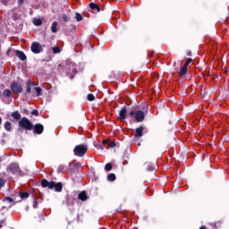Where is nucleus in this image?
I'll use <instances>...</instances> for the list:
<instances>
[{"mask_svg": "<svg viewBox=\"0 0 229 229\" xmlns=\"http://www.w3.org/2000/svg\"><path fill=\"white\" fill-rule=\"evenodd\" d=\"M61 49H60V47H53V53L55 55H58V53H60Z\"/></svg>", "mask_w": 229, "mask_h": 229, "instance_id": "2f4dec72", "label": "nucleus"}, {"mask_svg": "<svg viewBox=\"0 0 229 229\" xmlns=\"http://www.w3.org/2000/svg\"><path fill=\"white\" fill-rule=\"evenodd\" d=\"M79 199L81 201H87L89 199V196H87V191H83L78 195Z\"/></svg>", "mask_w": 229, "mask_h": 229, "instance_id": "f8f14e48", "label": "nucleus"}, {"mask_svg": "<svg viewBox=\"0 0 229 229\" xmlns=\"http://www.w3.org/2000/svg\"><path fill=\"white\" fill-rule=\"evenodd\" d=\"M187 74V68L186 66H182L179 72V76L182 78V76H185Z\"/></svg>", "mask_w": 229, "mask_h": 229, "instance_id": "6ab92c4d", "label": "nucleus"}, {"mask_svg": "<svg viewBox=\"0 0 229 229\" xmlns=\"http://www.w3.org/2000/svg\"><path fill=\"white\" fill-rule=\"evenodd\" d=\"M3 4H8V0H2Z\"/></svg>", "mask_w": 229, "mask_h": 229, "instance_id": "a18cd8bd", "label": "nucleus"}, {"mask_svg": "<svg viewBox=\"0 0 229 229\" xmlns=\"http://www.w3.org/2000/svg\"><path fill=\"white\" fill-rule=\"evenodd\" d=\"M30 50L34 53V55H38L44 51V47L38 42H33L30 47Z\"/></svg>", "mask_w": 229, "mask_h": 229, "instance_id": "39448f33", "label": "nucleus"}, {"mask_svg": "<svg viewBox=\"0 0 229 229\" xmlns=\"http://www.w3.org/2000/svg\"><path fill=\"white\" fill-rule=\"evenodd\" d=\"M2 187H4V179L0 177V191Z\"/></svg>", "mask_w": 229, "mask_h": 229, "instance_id": "ea45409f", "label": "nucleus"}, {"mask_svg": "<svg viewBox=\"0 0 229 229\" xmlns=\"http://www.w3.org/2000/svg\"><path fill=\"white\" fill-rule=\"evenodd\" d=\"M102 144H108V140H103V141H102Z\"/></svg>", "mask_w": 229, "mask_h": 229, "instance_id": "49530a36", "label": "nucleus"}, {"mask_svg": "<svg viewBox=\"0 0 229 229\" xmlns=\"http://www.w3.org/2000/svg\"><path fill=\"white\" fill-rule=\"evenodd\" d=\"M81 163H79V167H81Z\"/></svg>", "mask_w": 229, "mask_h": 229, "instance_id": "8fccbe9b", "label": "nucleus"}, {"mask_svg": "<svg viewBox=\"0 0 229 229\" xmlns=\"http://www.w3.org/2000/svg\"><path fill=\"white\" fill-rule=\"evenodd\" d=\"M3 226H6V220L5 219H3L0 221V228L3 227Z\"/></svg>", "mask_w": 229, "mask_h": 229, "instance_id": "58836bf2", "label": "nucleus"}, {"mask_svg": "<svg viewBox=\"0 0 229 229\" xmlns=\"http://www.w3.org/2000/svg\"><path fill=\"white\" fill-rule=\"evenodd\" d=\"M8 171L13 174H18V176H22V170L19 167L18 164L12 163L8 165Z\"/></svg>", "mask_w": 229, "mask_h": 229, "instance_id": "20e7f679", "label": "nucleus"}, {"mask_svg": "<svg viewBox=\"0 0 229 229\" xmlns=\"http://www.w3.org/2000/svg\"><path fill=\"white\" fill-rule=\"evenodd\" d=\"M78 74V70L76 68H72V72L70 74V78H74Z\"/></svg>", "mask_w": 229, "mask_h": 229, "instance_id": "473e14b6", "label": "nucleus"}, {"mask_svg": "<svg viewBox=\"0 0 229 229\" xmlns=\"http://www.w3.org/2000/svg\"><path fill=\"white\" fill-rule=\"evenodd\" d=\"M1 123H3V118L0 117V124H1Z\"/></svg>", "mask_w": 229, "mask_h": 229, "instance_id": "de8ad7c7", "label": "nucleus"}, {"mask_svg": "<svg viewBox=\"0 0 229 229\" xmlns=\"http://www.w3.org/2000/svg\"><path fill=\"white\" fill-rule=\"evenodd\" d=\"M186 55L187 56H192V52L191 50H188Z\"/></svg>", "mask_w": 229, "mask_h": 229, "instance_id": "c03bdc74", "label": "nucleus"}, {"mask_svg": "<svg viewBox=\"0 0 229 229\" xmlns=\"http://www.w3.org/2000/svg\"><path fill=\"white\" fill-rule=\"evenodd\" d=\"M4 199H5L6 201H9V203H13V199L11 198V197H5Z\"/></svg>", "mask_w": 229, "mask_h": 229, "instance_id": "79ce46f5", "label": "nucleus"}, {"mask_svg": "<svg viewBox=\"0 0 229 229\" xmlns=\"http://www.w3.org/2000/svg\"><path fill=\"white\" fill-rule=\"evenodd\" d=\"M57 173H67V166L60 165L57 168Z\"/></svg>", "mask_w": 229, "mask_h": 229, "instance_id": "a211bd4d", "label": "nucleus"}, {"mask_svg": "<svg viewBox=\"0 0 229 229\" xmlns=\"http://www.w3.org/2000/svg\"><path fill=\"white\" fill-rule=\"evenodd\" d=\"M75 19L78 22L83 21V16L80 13H75Z\"/></svg>", "mask_w": 229, "mask_h": 229, "instance_id": "a878e982", "label": "nucleus"}, {"mask_svg": "<svg viewBox=\"0 0 229 229\" xmlns=\"http://www.w3.org/2000/svg\"><path fill=\"white\" fill-rule=\"evenodd\" d=\"M87 151H89V148L86 144L77 145L73 148V153L76 157H85V155H87Z\"/></svg>", "mask_w": 229, "mask_h": 229, "instance_id": "7ed1b4c3", "label": "nucleus"}, {"mask_svg": "<svg viewBox=\"0 0 229 229\" xmlns=\"http://www.w3.org/2000/svg\"><path fill=\"white\" fill-rule=\"evenodd\" d=\"M138 146H140V143H139Z\"/></svg>", "mask_w": 229, "mask_h": 229, "instance_id": "3c124183", "label": "nucleus"}, {"mask_svg": "<svg viewBox=\"0 0 229 229\" xmlns=\"http://www.w3.org/2000/svg\"><path fill=\"white\" fill-rule=\"evenodd\" d=\"M3 95L5 98H10V96H12V91L10 89H5V90H4Z\"/></svg>", "mask_w": 229, "mask_h": 229, "instance_id": "bb28decb", "label": "nucleus"}, {"mask_svg": "<svg viewBox=\"0 0 229 229\" xmlns=\"http://www.w3.org/2000/svg\"><path fill=\"white\" fill-rule=\"evenodd\" d=\"M222 225H223V221L221 220L211 224V226H214L215 228H221Z\"/></svg>", "mask_w": 229, "mask_h": 229, "instance_id": "aec40b11", "label": "nucleus"}, {"mask_svg": "<svg viewBox=\"0 0 229 229\" xmlns=\"http://www.w3.org/2000/svg\"><path fill=\"white\" fill-rule=\"evenodd\" d=\"M4 129L6 131H12V123L10 122H5L4 123Z\"/></svg>", "mask_w": 229, "mask_h": 229, "instance_id": "5701e85b", "label": "nucleus"}, {"mask_svg": "<svg viewBox=\"0 0 229 229\" xmlns=\"http://www.w3.org/2000/svg\"><path fill=\"white\" fill-rule=\"evenodd\" d=\"M38 203H42V195L35 198L33 201V208H37V207H38Z\"/></svg>", "mask_w": 229, "mask_h": 229, "instance_id": "ddd939ff", "label": "nucleus"}, {"mask_svg": "<svg viewBox=\"0 0 229 229\" xmlns=\"http://www.w3.org/2000/svg\"><path fill=\"white\" fill-rule=\"evenodd\" d=\"M89 8L91 10H97V12H101V8H99V5H98L97 4L95 3H90L89 4Z\"/></svg>", "mask_w": 229, "mask_h": 229, "instance_id": "dca6fc26", "label": "nucleus"}, {"mask_svg": "<svg viewBox=\"0 0 229 229\" xmlns=\"http://www.w3.org/2000/svg\"><path fill=\"white\" fill-rule=\"evenodd\" d=\"M20 197L21 199H26L30 198V193L28 191L21 192Z\"/></svg>", "mask_w": 229, "mask_h": 229, "instance_id": "4be33fe9", "label": "nucleus"}, {"mask_svg": "<svg viewBox=\"0 0 229 229\" xmlns=\"http://www.w3.org/2000/svg\"><path fill=\"white\" fill-rule=\"evenodd\" d=\"M41 187H43V189H55V192H62L64 184H62V182H55L54 181L48 182L47 179H43L41 181Z\"/></svg>", "mask_w": 229, "mask_h": 229, "instance_id": "f257e3e1", "label": "nucleus"}, {"mask_svg": "<svg viewBox=\"0 0 229 229\" xmlns=\"http://www.w3.org/2000/svg\"><path fill=\"white\" fill-rule=\"evenodd\" d=\"M35 91L37 92V96H40V93L42 92V89L40 87H36Z\"/></svg>", "mask_w": 229, "mask_h": 229, "instance_id": "f704fd0d", "label": "nucleus"}, {"mask_svg": "<svg viewBox=\"0 0 229 229\" xmlns=\"http://www.w3.org/2000/svg\"><path fill=\"white\" fill-rule=\"evenodd\" d=\"M33 24L34 26H42V20L40 18L35 19L33 21Z\"/></svg>", "mask_w": 229, "mask_h": 229, "instance_id": "393cba45", "label": "nucleus"}, {"mask_svg": "<svg viewBox=\"0 0 229 229\" xmlns=\"http://www.w3.org/2000/svg\"><path fill=\"white\" fill-rule=\"evenodd\" d=\"M32 130L35 135H42L44 133V125L42 123H36L33 125Z\"/></svg>", "mask_w": 229, "mask_h": 229, "instance_id": "6e6552de", "label": "nucleus"}, {"mask_svg": "<svg viewBox=\"0 0 229 229\" xmlns=\"http://www.w3.org/2000/svg\"><path fill=\"white\" fill-rule=\"evenodd\" d=\"M88 101H94L96 99V97H94V94L89 93L87 97Z\"/></svg>", "mask_w": 229, "mask_h": 229, "instance_id": "c756f323", "label": "nucleus"}, {"mask_svg": "<svg viewBox=\"0 0 229 229\" xmlns=\"http://www.w3.org/2000/svg\"><path fill=\"white\" fill-rule=\"evenodd\" d=\"M144 132V126L140 125V127L136 128L134 137L135 139H140Z\"/></svg>", "mask_w": 229, "mask_h": 229, "instance_id": "1a4fd4ad", "label": "nucleus"}, {"mask_svg": "<svg viewBox=\"0 0 229 229\" xmlns=\"http://www.w3.org/2000/svg\"><path fill=\"white\" fill-rule=\"evenodd\" d=\"M11 115H12L13 119H15L16 121L21 120V113H19V111L13 112Z\"/></svg>", "mask_w": 229, "mask_h": 229, "instance_id": "4468645a", "label": "nucleus"}, {"mask_svg": "<svg viewBox=\"0 0 229 229\" xmlns=\"http://www.w3.org/2000/svg\"><path fill=\"white\" fill-rule=\"evenodd\" d=\"M61 21H63V22H69V16L67 14H63L61 16Z\"/></svg>", "mask_w": 229, "mask_h": 229, "instance_id": "cd10ccee", "label": "nucleus"}, {"mask_svg": "<svg viewBox=\"0 0 229 229\" xmlns=\"http://www.w3.org/2000/svg\"><path fill=\"white\" fill-rule=\"evenodd\" d=\"M135 114H136V112L134 110L129 111L130 117H135Z\"/></svg>", "mask_w": 229, "mask_h": 229, "instance_id": "a19ab883", "label": "nucleus"}, {"mask_svg": "<svg viewBox=\"0 0 229 229\" xmlns=\"http://www.w3.org/2000/svg\"><path fill=\"white\" fill-rule=\"evenodd\" d=\"M57 26H58V22L56 21L52 22V25H51L52 33H56L58 31Z\"/></svg>", "mask_w": 229, "mask_h": 229, "instance_id": "f3484780", "label": "nucleus"}, {"mask_svg": "<svg viewBox=\"0 0 229 229\" xmlns=\"http://www.w3.org/2000/svg\"><path fill=\"white\" fill-rule=\"evenodd\" d=\"M126 114H128V110L126 109V106H124L119 112L120 121H126Z\"/></svg>", "mask_w": 229, "mask_h": 229, "instance_id": "9d476101", "label": "nucleus"}, {"mask_svg": "<svg viewBox=\"0 0 229 229\" xmlns=\"http://www.w3.org/2000/svg\"><path fill=\"white\" fill-rule=\"evenodd\" d=\"M157 167L151 164L147 165V171H155Z\"/></svg>", "mask_w": 229, "mask_h": 229, "instance_id": "c85d7f7f", "label": "nucleus"}, {"mask_svg": "<svg viewBox=\"0 0 229 229\" xmlns=\"http://www.w3.org/2000/svg\"><path fill=\"white\" fill-rule=\"evenodd\" d=\"M115 174H109L107 175V180L108 182H115Z\"/></svg>", "mask_w": 229, "mask_h": 229, "instance_id": "b1692460", "label": "nucleus"}, {"mask_svg": "<svg viewBox=\"0 0 229 229\" xmlns=\"http://www.w3.org/2000/svg\"><path fill=\"white\" fill-rule=\"evenodd\" d=\"M11 90L14 94H21L22 92V85H21L19 82H12L11 83Z\"/></svg>", "mask_w": 229, "mask_h": 229, "instance_id": "423d86ee", "label": "nucleus"}, {"mask_svg": "<svg viewBox=\"0 0 229 229\" xmlns=\"http://www.w3.org/2000/svg\"><path fill=\"white\" fill-rule=\"evenodd\" d=\"M42 221H44V215L40 214V215H38V223H42Z\"/></svg>", "mask_w": 229, "mask_h": 229, "instance_id": "4c0bfd02", "label": "nucleus"}, {"mask_svg": "<svg viewBox=\"0 0 229 229\" xmlns=\"http://www.w3.org/2000/svg\"><path fill=\"white\" fill-rule=\"evenodd\" d=\"M66 205L68 207H72V205H74V198L72 197H67L66 198Z\"/></svg>", "mask_w": 229, "mask_h": 229, "instance_id": "2eb2a0df", "label": "nucleus"}, {"mask_svg": "<svg viewBox=\"0 0 229 229\" xmlns=\"http://www.w3.org/2000/svg\"><path fill=\"white\" fill-rule=\"evenodd\" d=\"M26 93L31 94V82L30 81H27V83H26Z\"/></svg>", "mask_w": 229, "mask_h": 229, "instance_id": "412c9836", "label": "nucleus"}, {"mask_svg": "<svg viewBox=\"0 0 229 229\" xmlns=\"http://www.w3.org/2000/svg\"><path fill=\"white\" fill-rule=\"evenodd\" d=\"M106 171H112V163H107L105 166Z\"/></svg>", "mask_w": 229, "mask_h": 229, "instance_id": "72a5a7b5", "label": "nucleus"}, {"mask_svg": "<svg viewBox=\"0 0 229 229\" xmlns=\"http://www.w3.org/2000/svg\"><path fill=\"white\" fill-rule=\"evenodd\" d=\"M31 115H35V117H38V110L34 109V110L31 112Z\"/></svg>", "mask_w": 229, "mask_h": 229, "instance_id": "e433bc0d", "label": "nucleus"}, {"mask_svg": "<svg viewBox=\"0 0 229 229\" xmlns=\"http://www.w3.org/2000/svg\"><path fill=\"white\" fill-rule=\"evenodd\" d=\"M144 119H146V113L143 110H138L135 114V121L136 123H143Z\"/></svg>", "mask_w": 229, "mask_h": 229, "instance_id": "0eeeda50", "label": "nucleus"}, {"mask_svg": "<svg viewBox=\"0 0 229 229\" xmlns=\"http://www.w3.org/2000/svg\"><path fill=\"white\" fill-rule=\"evenodd\" d=\"M100 148H101V149H105V148H103V146H101V145H100Z\"/></svg>", "mask_w": 229, "mask_h": 229, "instance_id": "09e8293b", "label": "nucleus"}, {"mask_svg": "<svg viewBox=\"0 0 229 229\" xmlns=\"http://www.w3.org/2000/svg\"><path fill=\"white\" fill-rule=\"evenodd\" d=\"M18 4L22 6V4H24V0H18Z\"/></svg>", "mask_w": 229, "mask_h": 229, "instance_id": "37998d69", "label": "nucleus"}, {"mask_svg": "<svg viewBox=\"0 0 229 229\" xmlns=\"http://www.w3.org/2000/svg\"><path fill=\"white\" fill-rule=\"evenodd\" d=\"M190 64H192V58H188L186 60V63L184 64L183 67H186V69L189 67Z\"/></svg>", "mask_w": 229, "mask_h": 229, "instance_id": "7c9ffc66", "label": "nucleus"}, {"mask_svg": "<svg viewBox=\"0 0 229 229\" xmlns=\"http://www.w3.org/2000/svg\"><path fill=\"white\" fill-rule=\"evenodd\" d=\"M117 146V144L115 143V141H110L108 143V148H115Z\"/></svg>", "mask_w": 229, "mask_h": 229, "instance_id": "c9c22d12", "label": "nucleus"}, {"mask_svg": "<svg viewBox=\"0 0 229 229\" xmlns=\"http://www.w3.org/2000/svg\"><path fill=\"white\" fill-rule=\"evenodd\" d=\"M18 125L20 128H23V130H26L27 131H31V130H33V123L27 117H22L18 122Z\"/></svg>", "mask_w": 229, "mask_h": 229, "instance_id": "f03ea898", "label": "nucleus"}, {"mask_svg": "<svg viewBox=\"0 0 229 229\" xmlns=\"http://www.w3.org/2000/svg\"><path fill=\"white\" fill-rule=\"evenodd\" d=\"M15 54L17 55L18 58L21 60V62H26L28 60V56H26V54L21 50H16Z\"/></svg>", "mask_w": 229, "mask_h": 229, "instance_id": "9b49d317", "label": "nucleus"}]
</instances>
